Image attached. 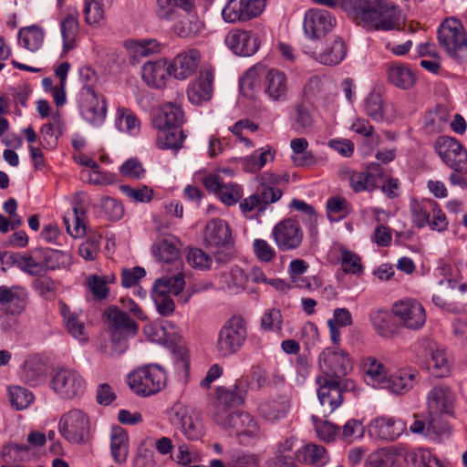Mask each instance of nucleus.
Listing matches in <instances>:
<instances>
[{"instance_id":"f257e3e1","label":"nucleus","mask_w":467,"mask_h":467,"mask_svg":"<svg viewBox=\"0 0 467 467\" xmlns=\"http://www.w3.org/2000/svg\"><path fill=\"white\" fill-rule=\"evenodd\" d=\"M214 421L243 445H250L261 436L257 421L247 412L219 410L213 413Z\"/></svg>"},{"instance_id":"f03ea898","label":"nucleus","mask_w":467,"mask_h":467,"mask_svg":"<svg viewBox=\"0 0 467 467\" xmlns=\"http://www.w3.org/2000/svg\"><path fill=\"white\" fill-rule=\"evenodd\" d=\"M60 436L72 445H83L91 438V421L88 414L79 409L63 413L58 421Z\"/></svg>"},{"instance_id":"7ed1b4c3","label":"nucleus","mask_w":467,"mask_h":467,"mask_svg":"<svg viewBox=\"0 0 467 467\" xmlns=\"http://www.w3.org/2000/svg\"><path fill=\"white\" fill-rule=\"evenodd\" d=\"M437 37L450 57L461 60L467 55V33L458 18H446L438 27Z\"/></svg>"},{"instance_id":"20e7f679","label":"nucleus","mask_w":467,"mask_h":467,"mask_svg":"<svg viewBox=\"0 0 467 467\" xmlns=\"http://www.w3.org/2000/svg\"><path fill=\"white\" fill-rule=\"evenodd\" d=\"M127 382L135 394L148 397L164 388L166 375L159 366H145L130 373Z\"/></svg>"},{"instance_id":"39448f33","label":"nucleus","mask_w":467,"mask_h":467,"mask_svg":"<svg viewBox=\"0 0 467 467\" xmlns=\"http://www.w3.org/2000/svg\"><path fill=\"white\" fill-rule=\"evenodd\" d=\"M184 285V275L182 272L173 276H164L155 281L151 297L161 316L169 317L174 312L175 304L169 295H179Z\"/></svg>"},{"instance_id":"423d86ee","label":"nucleus","mask_w":467,"mask_h":467,"mask_svg":"<svg viewBox=\"0 0 467 467\" xmlns=\"http://www.w3.org/2000/svg\"><path fill=\"white\" fill-rule=\"evenodd\" d=\"M245 339L246 328L244 319L233 317L219 330L216 351L220 357H230L239 351Z\"/></svg>"},{"instance_id":"0eeeda50","label":"nucleus","mask_w":467,"mask_h":467,"mask_svg":"<svg viewBox=\"0 0 467 467\" xmlns=\"http://www.w3.org/2000/svg\"><path fill=\"white\" fill-rule=\"evenodd\" d=\"M320 374L317 377L341 380L352 365L348 354L342 349L327 348L319 355Z\"/></svg>"},{"instance_id":"6e6552de","label":"nucleus","mask_w":467,"mask_h":467,"mask_svg":"<svg viewBox=\"0 0 467 467\" xmlns=\"http://www.w3.org/2000/svg\"><path fill=\"white\" fill-rule=\"evenodd\" d=\"M170 421L190 441H197L203 435V425L200 414L182 404L174 405L170 413Z\"/></svg>"},{"instance_id":"1a4fd4ad","label":"nucleus","mask_w":467,"mask_h":467,"mask_svg":"<svg viewBox=\"0 0 467 467\" xmlns=\"http://www.w3.org/2000/svg\"><path fill=\"white\" fill-rule=\"evenodd\" d=\"M392 314L400 326L410 330H419L426 323V311L416 299L405 298L395 302L391 308Z\"/></svg>"},{"instance_id":"9d476101","label":"nucleus","mask_w":467,"mask_h":467,"mask_svg":"<svg viewBox=\"0 0 467 467\" xmlns=\"http://www.w3.org/2000/svg\"><path fill=\"white\" fill-rule=\"evenodd\" d=\"M51 388L62 399L72 400L84 394L86 383L78 371L62 368L54 374Z\"/></svg>"},{"instance_id":"9b49d317","label":"nucleus","mask_w":467,"mask_h":467,"mask_svg":"<svg viewBox=\"0 0 467 467\" xmlns=\"http://www.w3.org/2000/svg\"><path fill=\"white\" fill-rule=\"evenodd\" d=\"M441 159L455 171H467V150L452 137L441 136L435 142Z\"/></svg>"},{"instance_id":"f8f14e48","label":"nucleus","mask_w":467,"mask_h":467,"mask_svg":"<svg viewBox=\"0 0 467 467\" xmlns=\"http://www.w3.org/2000/svg\"><path fill=\"white\" fill-rule=\"evenodd\" d=\"M271 235L275 244L282 252L297 249L304 238V233L300 224L292 219H285L275 224Z\"/></svg>"},{"instance_id":"ddd939ff","label":"nucleus","mask_w":467,"mask_h":467,"mask_svg":"<svg viewBox=\"0 0 467 467\" xmlns=\"http://www.w3.org/2000/svg\"><path fill=\"white\" fill-rule=\"evenodd\" d=\"M78 105L82 119L95 128L106 120L108 108L104 96L98 93L78 95Z\"/></svg>"},{"instance_id":"4468645a","label":"nucleus","mask_w":467,"mask_h":467,"mask_svg":"<svg viewBox=\"0 0 467 467\" xmlns=\"http://www.w3.org/2000/svg\"><path fill=\"white\" fill-rule=\"evenodd\" d=\"M263 10L262 0H228L222 17L227 23L245 22L257 17Z\"/></svg>"},{"instance_id":"2eb2a0df","label":"nucleus","mask_w":467,"mask_h":467,"mask_svg":"<svg viewBox=\"0 0 467 467\" xmlns=\"http://www.w3.org/2000/svg\"><path fill=\"white\" fill-rule=\"evenodd\" d=\"M336 22V18L327 10L309 9L304 16V33L310 39H319L333 29Z\"/></svg>"},{"instance_id":"dca6fc26","label":"nucleus","mask_w":467,"mask_h":467,"mask_svg":"<svg viewBox=\"0 0 467 467\" xmlns=\"http://www.w3.org/2000/svg\"><path fill=\"white\" fill-rule=\"evenodd\" d=\"M226 46L238 56L250 57L259 48L260 43L255 34L244 29H233L225 36Z\"/></svg>"},{"instance_id":"f3484780","label":"nucleus","mask_w":467,"mask_h":467,"mask_svg":"<svg viewBox=\"0 0 467 467\" xmlns=\"http://www.w3.org/2000/svg\"><path fill=\"white\" fill-rule=\"evenodd\" d=\"M317 385V398L325 411L333 412L343 401L342 389L339 386L340 380L316 378Z\"/></svg>"},{"instance_id":"a211bd4d","label":"nucleus","mask_w":467,"mask_h":467,"mask_svg":"<svg viewBox=\"0 0 467 467\" xmlns=\"http://www.w3.org/2000/svg\"><path fill=\"white\" fill-rule=\"evenodd\" d=\"M248 382L244 379H238L234 386L218 387L216 389L217 404L214 412L219 410L229 411V408L244 404L247 395Z\"/></svg>"},{"instance_id":"6ab92c4d","label":"nucleus","mask_w":467,"mask_h":467,"mask_svg":"<svg viewBox=\"0 0 467 467\" xmlns=\"http://www.w3.org/2000/svg\"><path fill=\"white\" fill-rule=\"evenodd\" d=\"M176 22L172 26V31L181 38H191L199 35L204 26L199 18L195 6L185 10L176 11Z\"/></svg>"},{"instance_id":"aec40b11","label":"nucleus","mask_w":467,"mask_h":467,"mask_svg":"<svg viewBox=\"0 0 467 467\" xmlns=\"http://www.w3.org/2000/svg\"><path fill=\"white\" fill-rule=\"evenodd\" d=\"M201 62V53L197 49H189L178 54L169 62L171 76L179 80H185L192 76Z\"/></svg>"},{"instance_id":"412c9836","label":"nucleus","mask_w":467,"mask_h":467,"mask_svg":"<svg viewBox=\"0 0 467 467\" xmlns=\"http://www.w3.org/2000/svg\"><path fill=\"white\" fill-rule=\"evenodd\" d=\"M205 188L216 194L226 205L236 203L242 197V188L234 182H223L219 175H208L203 180Z\"/></svg>"},{"instance_id":"4be33fe9","label":"nucleus","mask_w":467,"mask_h":467,"mask_svg":"<svg viewBox=\"0 0 467 467\" xmlns=\"http://www.w3.org/2000/svg\"><path fill=\"white\" fill-rule=\"evenodd\" d=\"M407 429L406 423L400 419L382 416L373 420L369 424V433L383 441L397 440Z\"/></svg>"},{"instance_id":"5701e85b","label":"nucleus","mask_w":467,"mask_h":467,"mask_svg":"<svg viewBox=\"0 0 467 467\" xmlns=\"http://www.w3.org/2000/svg\"><path fill=\"white\" fill-rule=\"evenodd\" d=\"M27 293L25 288L14 285L0 286V311L5 315L16 316L21 314L26 304Z\"/></svg>"},{"instance_id":"b1692460","label":"nucleus","mask_w":467,"mask_h":467,"mask_svg":"<svg viewBox=\"0 0 467 467\" xmlns=\"http://www.w3.org/2000/svg\"><path fill=\"white\" fill-rule=\"evenodd\" d=\"M40 255L41 249L37 247L27 253L5 252L2 260L11 262L21 271L32 276H36L43 274Z\"/></svg>"},{"instance_id":"393cba45","label":"nucleus","mask_w":467,"mask_h":467,"mask_svg":"<svg viewBox=\"0 0 467 467\" xmlns=\"http://www.w3.org/2000/svg\"><path fill=\"white\" fill-rule=\"evenodd\" d=\"M383 176V169L379 163H369L365 171H353L349 176V183L354 192H371L378 186L379 180Z\"/></svg>"},{"instance_id":"a878e982","label":"nucleus","mask_w":467,"mask_h":467,"mask_svg":"<svg viewBox=\"0 0 467 467\" xmlns=\"http://www.w3.org/2000/svg\"><path fill=\"white\" fill-rule=\"evenodd\" d=\"M213 73L205 69L192 81L187 88L189 101L194 105H201L213 97Z\"/></svg>"},{"instance_id":"bb28decb","label":"nucleus","mask_w":467,"mask_h":467,"mask_svg":"<svg viewBox=\"0 0 467 467\" xmlns=\"http://www.w3.org/2000/svg\"><path fill=\"white\" fill-rule=\"evenodd\" d=\"M143 81L150 88H164L171 76L169 63L164 59L149 61L142 67Z\"/></svg>"},{"instance_id":"cd10ccee","label":"nucleus","mask_w":467,"mask_h":467,"mask_svg":"<svg viewBox=\"0 0 467 467\" xmlns=\"http://www.w3.org/2000/svg\"><path fill=\"white\" fill-rule=\"evenodd\" d=\"M232 234L227 223L222 219L209 221L203 231V242L207 247H223L231 243Z\"/></svg>"},{"instance_id":"c85d7f7f","label":"nucleus","mask_w":467,"mask_h":467,"mask_svg":"<svg viewBox=\"0 0 467 467\" xmlns=\"http://www.w3.org/2000/svg\"><path fill=\"white\" fill-rule=\"evenodd\" d=\"M426 400L428 411L431 413L450 414L452 411L454 396L447 386L433 387L427 394Z\"/></svg>"},{"instance_id":"c756f323","label":"nucleus","mask_w":467,"mask_h":467,"mask_svg":"<svg viewBox=\"0 0 467 467\" xmlns=\"http://www.w3.org/2000/svg\"><path fill=\"white\" fill-rule=\"evenodd\" d=\"M265 93L273 101H284L288 91L287 78L284 72L271 68L265 71Z\"/></svg>"},{"instance_id":"7c9ffc66","label":"nucleus","mask_w":467,"mask_h":467,"mask_svg":"<svg viewBox=\"0 0 467 467\" xmlns=\"http://www.w3.org/2000/svg\"><path fill=\"white\" fill-rule=\"evenodd\" d=\"M377 13L370 29L390 31L398 28L400 19V9L398 5L381 0Z\"/></svg>"},{"instance_id":"2f4dec72","label":"nucleus","mask_w":467,"mask_h":467,"mask_svg":"<svg viewBox=\"0 0 467 467\" xmlns=\"http://www.w3.org/2000/svg\"><path fill=\"white\" fill-rule=\"evenodd\" d=\"M183 122L184 112L179 104L173 102L164 103L152 120L153 127L156 129L182 128Z\"/></svg>"},{"instance_id":"473e14b6","label":"nucleus","mask_w":467,"mask_h":467,"mask_svg":"<svg viewBox=\"0 0 467 467\" xmlns=\"http://www.w3.org/2000/svg\"><path fill=\"white\" fill-rule=\"evenodd\" d=\"M419 374L411 368L400 369L389 376L383 389L395 394L408 392L418 382Z\"/></svg>"},{"instance_id":"72a5a7b5","label":"nucleus","mask_w":467,"mask_h":467,"mask_svg":"<svg viewBox=\"0 0 467 467\" xmlns=\"http://www.w3.org/2000/svg\"><path fill=\"white\" fill-rule=\"evenodd\" d=\"M106 317L109 322L108 331L135 335L138 331L137 323L129 315L117 306L109 307Z\"/></svg>"},{"instance_id":"f704fd0d","label":"nucleus","mask_w":467,"mask_h":467,"mask_svg":"<svg viewBox=\"0 0 467 467\" xmlns=\"http://www.w3.org/2000/svg\"><path fill=\"white\" fill-rule=\"evenodd\" d=\"M289 408L290 398L283 394L262 402L259 406V411L267 420L276 421L286 416Z\"/></svg>"},{"instance_id":"c9c22d12","label":"nucleus","mask_w":467,"mask_h":467,"mask_svg":"<svg viewBox=\"0 0 467 467\" xmlns=\"http://www.w3.org/2000/svg\"><path fill=\"white\" fill-rule=\"evenodd\" d=\"M314 59L326 66L339 64L347 55V47L340 38L334 39L323 51H306Z\"/></svg>"},{"instance_id":"e433bc0d","label":"nucleus","mask_w":467,"mask_h":467,"mask_svg":"<svg viewBox=\"0 0 467 467\" xmlns=\"http://www.w3.org/2000/svg\"><path fill=\"white\" fill-rule=\"evenodd\" d=\"M292 130L296 133H306L315 124L314 116L309 104L302 101L295 105L289 117Z\"/></svg>"},{"instance_id":"4c0bfd02","label":"nucleus","mask_w":467,"mask_h":467,"mask_svg":"<svg viewBox=\"0 0 467 467\" xmlns=\"http://www.w3.org/2000/svg\"><path fill=\"white\" fill-rule=\"evenodd\" d=\"M60 31L63 41V52L67 53L76 48L79 34L78 13L74 11L67 14L60 22Z\"/></svg>"},{"instance_id":"58836bf2","label":"nucleus","mask_w":467,"mask_h":467,"mask_svg":"<svg viewBox=\"0 0 467 467\" xmlns=\"http://www.w3.org/2000/svg\"><path fill=\"white\" fill-rule=\"evenodd\" d=\"M364 379L368 385L375 389H383L387 381V371L384 365L373 357L363 361Z\"/></svg>"},{"instance_id":"ea45409f","label":"nucleus","mask_w":467,"mask_h":467,"mask_svg":"<svg viewBox=\"0 0 467 467\" xmlns=\"http://www.w3.org/2000/svg\"><path fill=\"white\" fill-rule=\"evenodd\" d=\"M247 282L248 275L237 265L232 266L220 275L222 288L231 294H238L244 290Z\"/></svg>"},{"instance_id":"a19ab883","label":"nucleus","mask_w":467,"mask_h":467,"mask_svg":"<svg viewBox=\"0 0 467 467\" xmlns=\"http://www.w3.org/2000/svg\"><path fill=\"white\" fill-rule=\"evenodd\" d=\"M125 47L129 53V61L132 65L139 63L140 58L149 57L160 50L159 44L155 39L127 40Z\"/></svg>"},{"instance_id":"79ce46f5","label":"nucleus","mask_w":467,"mask_h":467,"mask_svg":"<svg viewBox=\"0 0 467 467\" xmlns=\"http://www.w3.org/2000/svg\"><path fill=\"white\" fill-rule=\"evenodd\" d=\"M157 130L156 143L160 149L178 151L182 148L186 135L182 128L166 127Z\"/></svg>"},{"instance_id":"37998d69","label":"nucleus","mask_w":467,"mask_h":467,"mask_svg":"<svg viewBox=\"0 0 467 467\" xmlns=\"http://www.w3.org/2000/svg\"><path fill=\"white\" fill-rule=\"evenodd\" d=\"M388 80L401 89L410 88L416 80L414 72L404 64L389 65L387 70Z\"/></svg>"},{"instance_id":"c03bdc74","label":"nucleus","mask_w":467,"mask_h":467,"mask_svg":"<svg viewBox=\"0 0 467 467\" xmlns=\"http://www.w3.org/2000/svg\"><path fill=\"white\" fill-rule=\"evenodd\" d=\"M155 257L165 263H171L180 254V242L174 236L160 238L152 246Z\"/></svg>"},{"instance_id":"a18cd8bd","label":"nucleus","mask_w":467,"mask_h":467,"mask_svg":"<svg viewBox=\"0 0 467 467\" xmlns=\"http://www.w3.org/2000/svg\"><path fill=\"white\" fill-rule=\"evenodd\" d=\"M110 450L114 461L123 463L127 461L129 453L128 433L119 426H114L110 433Z\"/></svg>"},{"instance_id":"49530a36","label":"nucleus","mask_w":467,"mask_h":467,"mask_svg":"<svg viewBox=\"0 0 467 467\" xmlns=\"http://www.w3.org/2000/svg\"><path fill=\"white\" fill-rule=\"evenodd\" d=\"M59 311L68 333L79 341H87L88 335L85 324L79 319L78 316L75 312H72L69 306L62 302L59 303Z\"/></svg>"},{"instance_id":"de8ad7c7","label":"nucleus","mask_w":467,"mask_h":467,"mask_svg":"<svg viewBox=\"0 0 467 467\" xmlns=\"http://www.w3.org/2000/svg\"><path fill=\"white\" fill-rule=\"evenodd\" d=\"M381 0H349L350 6L356 19L370 28L371 23L375 21Z\"/></svg>"},{"instance_id":"09e8293b","label":"nucleus","mask_w":467,"mask_h":467,"mask_svg":"<svg viewBox=\"0 0 467 467\" xmlns=\"http://www.w3.org/2000/svg\"><path fill=\"white\" fill-rule=\"evenodd\" d=\"M39 248L41 249L40 257L43 274L49 269L67 267L72 264V257L68 253L50 248Z\"/></svg>"},{"instance_id":"8fccbe9b","label":"nucleus","mask_w":467,"mask_h":467,"mask_svg":"<svg viewBox=\"0 0 467 467\" xmlns=\"http://www.w3.org/2000/svg\"><path fill=\"white\" fill-rule=\"evenodd\" d=\"M115 124L119 131L137 136L140 130V121L130 109L119 107L116 111Z\"/></svg>"},{"instance_id":"3c124183","label":"nucleus","mask_w":467,"mask_h":467,"mask_svg":"<svg viewBox=\"0 0 467 467\" xmlns=\"http://www.w3.org/2000/svg\"><path fill=\"white\" fill-rule=\"evenodd\" d=\"M196 0H157V16L165 21H173L176 11L195 6Z\"/></svg>"},{"instance_id":"603ef678","label":"nucleus","mask_w":467,"mask_h":467,"mask_svg":"<svg viewBox=\"0 0 467 467\" xmlns=\"http://www.w3.org/2000/svg\"><path fill=\"white\" fill-rule=\"evenodd\" d=\"M46 371V366L42 361L36 358H29L23 365L20 379L28 385L36 386L45 379Z\"/></svg>"},{"instance_id":"864d4df0","label":"nucleus","mask_w":467,"mask_h":467,"mask_svg":"<svg viewBox=\"0 0 467 467\" xmlns=\"http://www.w3.org/2000/svg\"><path fill=\"white\" fill-rule=\"evenodd\" d=\"M45 31L37 26L21 28L18 32L19 44L26 49L36 52L43 46Z\"/></svg>"},{"instance_id":"5fc2aeb1","label":"nucleus","mask_w":467,"mask_h":467,"mask_svg":"<svg viewBox=\"0 0 467 467\" xmlns=\"http://www.w3.org/2000/svg\"><path fill=\"white\" fill-rule=\"evenodd\" d=\"M429 371L438 378L447 377L451 371V361L446 351L440 348L431 349L428 360Z\"/></svg>"},{"instance_id":"6e6d98bb","label":"nucleus","mask_w":467,"mask_h":467,"mask_svg":"<svg viewBox=\"0 0 467 467\" xmlns=\"http://www.w3.org/2000/svg\"><path fill=\"white\" fill-rule=\"evenodd\" d=\"M297 459L307 464L322 466L327 462L328 457L323 446L306 444L297 451Z\"/></svg>"},{"instance_id":"4d7b16f0","label":"nucleus","mask_w":467,"mask_h":467,"mask_svg":"<svg viewBox=\"0 0 467 467\" xmlns=\"http://www.w3.org/2000/svg\"><path fill=\"white\" fill-rule=\"evenodd\" d=\"M410 207L413 223L418 228H422L430 223L431 212L435 210L437 203L431 200L422 202L412 200Z\"/></svg>"},{"instance_id":"13d9d810","label":"nucleus","mask_w":467,"mask_h":467,"mask_svg":"<svg viewBox=\"0 0 467 467\" xmlns=\"http://www.w3.org/2000/svg\"><path fill=\"white\" fill-rule=\"evenodd\" d=\"M275 157L271 148L266 146L258 150H255L252 155L247 156L242 160L244 169L250 172H255L262 169L269 161H273Z\"/></svg>"},{"instance_id":"bf43d9fd","label":"nucleus","mask_w":467,"mask_h":467,"mask_svg":"<svg viewBox=\"0 0 467 467\" xmlns=\"http://www.w3.org/2000/svg\"><path fill=\"white\" fill-rule=\"evenodd\" d=\"M79 80L82 88L78 95H86V93H98V90L101 86L100 77L89 66H84L79 69Z\"/></svg>"},{"instance_id":"052dcab7","label":"nucleus","mask_w":467,"mask_h":467,"mask_svg":"<svg viewBox=\"0 0 467 467\" xmlns=\"http://www.w3.org/2000/svg\"><path fill=\"white\" fill-rule=\"evenodd\" d=\"M340 254V262L342 270L346 274L360 275L363 272L360 256L346 248L344 245L338 246Z\"/></svg>"},{"instance_id":"680f3d73","label":"nucleus","mask_w":467,"mask_h":467,"mask_svg":"<svg viewBox=\"0 0 467 467\" xmlns=\"http://www.w3.org/2000/svg\"><path fill=\"white\" fill-rule=\"evenodd\" d=\"M64 223L67 233L74 238H78L86 234L84 223V212L74 208L72 213L64 216Z\"/></svg>"},{"instance_id":"e2e57ef3","label":"nucleus","mask_w":467,"mask_h":467,"mask_svg":"<svg viewBox=\"0 0 467 467\" xmlns=\"http://www.w3.org/2000/svg\"><path fill=\"white\" fill-rule=\"evenodd\" d=\"M110 335L109 346H106L103 353L110 357H119L128 348V339L132 335L109 331Z\"/></svg>"},{"instance_id":"0e129e2a","label":"nucleus","mask_w":467,"mask_h":467,"mask_svg":"<svg viewBox=\"0 0 467 467\" xmlns=\"http://www.w3.org/2000/svg\"><path fill=\"white\" fill-rule=\"evenodd\" d=\"M364 106L367 115L373 120L380 122L384 119L383 99L379 93H369Z\"/></svg>"},{"instance_id":"69168bd1","label":"nucleus","mask_w":467,"mask_h":467,"mask_svg":"<svg viewBox=\"0 0 467 467\" xmlns=\"http://www.w3.org/2000/svg\"><path fill=\"white\" fill-rule=\"evenodd\" d=\"M34 400V395L28 389L14 386L9 389V401L16 410L27 408Z\"/></svg>"},{"instance_id":"338daca9","label":"nucleus","mask_w":467,"mask_h":467,"mask_svg":"<svg viewBox=\"0 0 467 467\" xmlns=\"http://www.w3.org/2000/svg\"><path fill=\"white\" fill-rule=\"evenodd\" d=\"M283 316L278 308H270L265 311L261 318V328L264 331L279 332L282 330Z\"/></svg>"},{"instance_id":"774afa93","label":"nucleus","mask_w":467,"mask_h":467,"mask_svg":"<svg viewBox=\"0 0 467 467\" xmlns=\"http://www.w3.org/2000/svg\"><path fill=\"white\" fill-rule=\"evenodd\" d=\"M186 259L190 265L202 270L209 269L213 262L209 254L196 247L189 249Z\"/></svg>"}]
</instances>
